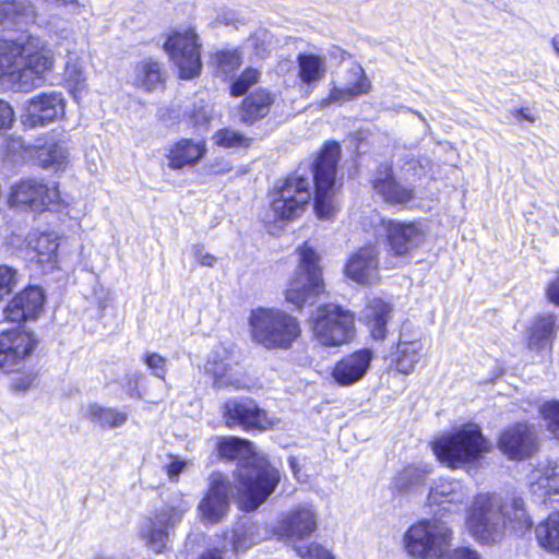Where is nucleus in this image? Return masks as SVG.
Returning <instances> with one entry per match:
<instances>
[{
    "instance_id": "obj_1",
    "label": "nucleus",
    "mask_w": 559,
    "mask_h": 559,
    "mask_svg": "<svg viewBox=\"0 0 559 559\" xmlns=\"http://www.w3.org/2000/svg\"><path fill=\"white\" fill-rule=\"evenodd\" d=\"M340 153L338 143L329 142L312 164L311 178L299 169L285 179L283 186L272 195L271 210L274 219L290 221L298 217L310 202L312 182L317 216L320 219H332L337 214L334 185Z\"/></svg>"
},
{
    "instance_id": "obj_2",
    "label": "nucleus",
    "mask_w": 559,
    "mask_h": 559,
    "mask_svg": "<svg viewBox=\"0 0 559 559\" xmlns=\"http://www.w3.org/2000/svg\"><path fill=\"white\" fill-rule=\"evenodd\" d=\"M217 451L223 459L238 461L236 488L240 509L255 510L278 485L280 472L257 456L251 442L240 438H221Z\"/></svg>"
},
{
    "instance_id": "obj_3",
    "label": "nucleus",
    "mask_w": 559,
    "mask_h": 559,
    "mask_svg": "<svg viewBox=\"0 0 559 559\" xmlns=\"http://www.w3.org/2000/svg\"><path fill=\"white\" fill-rule=\"evenodd\" d=\"M52 50L46 40L31 34L0 38V70L21 91L37 87L43 74L53 67Z\"/></svg>"
},
{
    "instance_id": "obj_4",
    "label": "nucleus",
    "mask_w": 559,
    "mask_h": 559,
    "mask_svg": "<svg viewBox=\"0 0 559 559\" xmlns=\"http://www.w3.org/2000/svg\"><path fill=\"white\" fill-rule=\"evenodd\" d=\"M507 521L518 531L532 526L523 499L513 498L509 506H503L499 497L479 493L467 509L465 526L476 540L489 544L501 536Z\"/></svg>"
},
{
    "instance_id": "obj_5",
    "label": "nucleus",
    "mask_w": 559,
    "mask_h": 559,
    "mask_svg": "<svg viewBox=\"0 0 559 559\" xmlns=\"http://www.w3.org/2000/svg\"><path fill=\"white\" fill-rule=\"evenodd\" d=\"M491 450L478 425L468 423L453 428L432 442V451L447 467L462 468L478 462Z\"/></svg>"
},
{
    "instance_id": "obj_6",
    "label": "nucleus",
    "mask_w": 559,
    "mask_h": 559,
    "mask_svg": "<svg viewBox=\"0 0 559 559\" xmlns=\"http://www.w3.org/2000/svg\"><path fill=\"white\" fill-rule=\"evenodd\" d=\"M249 324L253 341L267 349H288L301 333L298 320L280 309L252 310Z\"/></svg>"
},
{
    "instance_id": "obj_7",
    "label": "nucleus",
    "mask_w": 559,
    "mask_h": 559,
    "mask_svg": "<svg viewBox=\"0 0 559 559\" xmlns=\"http://www.w3.org/2000/svg\"><path fill=\"white\" fill-rule=\"evenodd\" d=\"M298 265L290 276L285 290V299L295 308L313 304L324 292V281L320 266V255L309 242L297 248Z\"/></svg>"
},
{
    "instance_id": "obj_8",
    "label": "nucleus",
    "mask_w": 559,
    "mask_h": 559,
    "mask_svg": "<svg viewBox=\"0 0 559 559\" xmlns=\"http://www.w3.org/2000/svg\"><path fill=\"white\" fill-rule=\"evenodd\" d=\"M452 530L439 519L423 520L413 524L404 535L405 550L414 559L439 558L451 545Z\"/></svg>"
},
{
    "instance_id": "obj_9",
    "label": "nucleus",
    "mask_w": 559,
    "mask_h": 559,
    "mask_svg": "<svg viewBox=\"0 0 559 559\" xmlns=\"http://www.w3.org/2000/svg\"><path fill=\"white\" fill-rule=\"evenodd\" d=\"M190 509L189 502L181 492L173 493L165 503L155 509L141 528V535L155 552H162L169 540L170 534L181 522L185 513Z\"/></svg>"
},
{
    "instance_id": "obj_10",
    "label": "nucleus",
    "mask_w": 559,
    "mask_h": 559,
    "mask_svg": "<svg viewBox=\"0 0 559 559\" xmlns=\"http://www.w3.org/2000/svg\"><path fill=\"white\" fill-rule=\"evenodd\" d=\"M353 312L334 304L320 306L312 323L314 340L325 347L349 343L355 336Z\"/></svg>"
},
{
    "instance_id": "obj_11",
    "label": "nucleus",
    "mask_w": 559,
    "mask_h": 559,
    "mask_svg": "<svg viewBox=\"0 0 559 559\" xmlns=\"http://www.w3.org/2000/svg\"><path fill=\"white\" fill-rule=\"evenodd\" d=\"M164 48L177 67L181 79L198 76L202 69L200 44L192 28L176 31L168 36Z\"/></svg>"
},
{
    "instance_id": "obj_12",
    "label": "nucleus",
    "mask_w": 559,
    "mask_h": 559,
    "mask_svg": "<svg viewBox=\"0 0 559 559\" xmlns=\"http://www.w3.org/2000/svg\"><path fill=\"white\" fill-rule=\"evenodd\" d=\"M9 203L12 206L43 212L60 203V192L56 185L48 186L41 179L26 178L11 187Z\"/></svg>"
},
{
    "instance_id": "obj_13",
    "label": "nucleus",
    "mask_w": 559,
    "mask_h": 559,
    "mask_svg": "<svg viewBox=\"0 0 559 559\" xmlns=\"http://www.w3.org/2000/svg\"><path fill=\"white\" fill-rule=\"evenodd\" d=\"M223 417L229 428H241L246 431H263L274 426L275 420L266 411L249 397H234L225 402Z\"/></svg>"
},
{
    "instance_id": "obj_14",
    "label": "nucleus",
    "mask_w": 559,
    "mask_h": 559,
    "mask_svg": "<svg viewBox=\"0 0 559 559\" xmlns=\"http://www.w3.org/2000/svg\"><path fill=\"white\" fill-rule=\"evenodd\" d=\"M233 486L227 476L214 472L209 478V488L198 506L202 522L219 523L229 511Z\"/></svg>"
},
{
    "instance_id": "obj_15",
    "label": "nucleus",
    "mask_w": 559,
    "mask_h": 559,
    "mask_svg": "<svg viewBox=\"0 0 559 559\" xmlns=\"http://www.w3.org/2000/svg\"><path fill=\"white\" fill-rule=\"evenodd\" d=\"M37 341L34 335L22 328L5 330L0 333V369L4 372L19 370L33 354Z\"/></svg>"
},
{
    "instance_id": "obj_16",
    "label": "nucleus",
    "mask_w": 559,
    "mask_h": 559,
    "mask_svg": "<svg viewBox=\"0 0 559 559\" xmlns=\"http://www.w3.org/2000/svg\"><path fill=\"white\" fill-rule=\"evenodd\" d=\"M205 369L214 377V385L218 389L231 386L236 390L246 388L239 357L231 348L218 345L210 354Z\"/></svg>"
},
{
    "instance_id": "obj_17",
    "label": "nucleus",
    "mask_w": 559,
    "mask_h": 559,
    "mask_svg": "<svg viewBox=\"0 0 559 559\" xmlns=\"http://www.w3.org/2000/svg\"><path fill=\"white\" fill-rule=\"evenodd\" d=\"M376 233L385 234L391 251L405 255L419 247L425 239L423 228L416 223H403L376 216Z\"/></svg>"
},
{
    "instance_id": "obj_18",
    "label": "nucleus",
    "mask_w": 559,
    "mask_h": 559,
    "mask_svg": "<svg viewBox=\"0 0 559 559\" xmlns=\"http://www.w3.org/2000/svg\"><path fill=\"white\" fill-rule=\"evenodd\" d=\"M469 496L471 489L462 480L439 477L432 481L427 499L430 506L441 507L450 514H459L466 507Z\"/></svg>"
},
{
    "instance_id": "obj_19",
    "label": "nucleus",
    "mask_w": 559,
    "mask_h": 559,
    "mask_svg": "<svg viewBox=\"0 0 559 559\" xmlns=\"http://www.w3.org/2000/svg\"><path fill=\"white\" fill-rule=\"evenodd\" d=\"M66 103L61 93H43L28 99L24 105L22 122L27 128L45 126L64 115Z\"/></svg>"
},
{
    "instance_id": "obj_20",
    "label": "nucleus",
    "mask_w": 559,
    "mask_h": 559,
    "mask_svg": "<svg viewBox=\"0 0 559 559\" xmlns=\"http://www.w3.org/2000/svg\"><path fill=\"white\" fill-rule=\"evenodd\" d=\"M370 81L365 74L364 69L358 64H353L341 85H333L329 96L320 100V107H328L331 104L342 105L370 91Z\"/></svg>"
},
{
    "instance_id": "obj_21",
    "label": "nucleus",
    "mask_w": 559,
    "mask_h": 559,
    "mask_svg": "<svg viewBox=\"0 0 559 559\" xmlns=\"http://www.w3.org/2000/svg\"><path fill=\"white\" fill-rule=\"evenodd\" d=\"M373 358V352L369 348L348 354L334 365L332 378L342 386L355 384L366 376Z\"/></svg>"
},
{
    "instance_id": "obj_22",
    "label": "nucleus",
    "mask_w": 559,
    "mask_h": 559,
    "mask_svg": "<svg viewBox=\"0 0 559 559\" xmlns=\"http://www.w3.org/2000/svg\"><path fill=\"white\" fill-rule=\"evenodd\" d=\"M45 296L38 286H28L19 293L5 307L4 319L23 322L37 318L43 311Z\"/></svg>"
},
{
    "instance_id": "obj_23",
    "label": "nucleus",
    "mask_w": 559,
    "mask_h": 559,
    "mask_svg": "<svg viewBox=\"0 0 559 559\" xmlns=\"http://www.w3.org/2000/svg\"><path fill=\"white\" fill-rule=\"evenodd\" d=\"M534 427L516 424L506 429L499 437L498 447L510 459H524L535 450Z\"/></svg>"
},
{
    "instance_id": "obj_24",
    "label": "nucleus",
    "mask_w": 559,
    "mask_h": 559,
    "mask_svg": "<svg viewBox=\"0 0 559 559\" xmlns=\"http://www.w3.org/2000/svg\"><path fill=\"white\" fill-rule=\"evenodd\" d=\"M378 250L374 246H366L353 253L345 265V274L352 281L370 285L378 278Z\"/></svg>"
},
{
    "instance_id": "obj_25",
    "label": "nucleus",
    "mask_w": 559,
    "mask_h": 559,
    "mask_svg": "<svg viewBox=\"0 0 559 559\" xmlns=\"http://www.w3.org/2000/svg\"><path fill=\"white\" fill-rule=\"evenodd\" d=\"M57 7L75 5L76 0H44ZM37 12L29 0H0V23L7 25H23L35 23Z\"/></svg>"
},
{
    "instance_id": "obj_26",
    "label": "nucleus",
    "mask_w": 559,
    "mask_h": 559,
    "mask_svg": "<svg viewBox=\"0 0 559 559\" xmlns=\"http://www.w3.org/2000/svg\"><path fill=\"white\" fill-rule=\"evenodd\" d=\"M317 530V514L312 506L300 504L280 523L278 531L288 538L302 539Z\"/></svg>"
},
{
    "instance_id": "obj_27",
    "label": "nucleus",
    "mask_w": 559,
    "mask_h": 559,
    "mask_svg": "<svg viewBox=\"0 0 559 559\" xmlns=\"http://www.w3.org/2000/svg\"><path fill=\"white\" fill-rule=\"evenodd\" d=\"M373 190L391 204H403L413 197V190L401 186L392 174L389 165L380 166L372 179Z\"/></svg>"
},
{
    "instance_id": "obj_28",
    "label": "nucleus",
    "mask_w": 559,
    "mask_h": 559,
    "mask_svg": "<svg viewBox=\"0 0 559 559\" xmlns=\"http://www.w3.org/2000/svg\"><path fill=\"white\" fill-rule=\"evenodd\" d=\"M205 153L206 146L203 141L181 139L168 150V166L171 169H181L186 166L194 165Z\"/></svg>"
},
{
    "instance_id": "obj_29",
    "label": "nucleus",
    "mask_w": 559,
    "mask_h": 559,
    "mask_svg": "<svg viewBox=\"0 0 559 559\" xmlns=\"http://www.w3.org/2000/svg\"><path fill=\"white\" fill-rule=\"evenodd\" d=\"M391 316L392 307L390 304L380 298H373L368 302L364 311V321L373 340L383 341L386 337V323Z\"/></svg>"
},
{
    "instance_id": "obj_30",
    "label": "nucleus",
    "mask_w": 559,
    "mask_h": 559,
    "mask_svg": "<svg viewBox=\"0 0 559 559\" xmlns=\"http://www.w3.org/2000/svg\"><path fill=\"white\" fill-rule=\"evenodd\" d=\"M129 80L132 85L151 92L163 86L165 73L158 61L146 58L134 66Z\"/></svg>"
},
{
    "instance_id": "obj_31",
    "label": "nucleus",
    "mask_w": 559,
    "mask_h": 559,
    "mask_svg": "<svg viewBox=\"0 0 559 559\" xmlns=\"http://www.w3.org/2000/svg\"><path fill=\"white\" fill-rule=\"evenodd\" d=\"M274 103V96L266 90H257L249 94L241 104L240 119L246 124H253L267 116L271 106Z\"/></svg>"
},
{
    "instance_id": "obj_32",
    "label": "nucleus",
    "mask_w": 559,
    "mask_h": 559,
    "mask_svg": "<svg viewBox=\"0 0 559 559\" xmlns=\"http://www.w3.org/2000/svg\"><path fill=\"white\" fill-rule=\"evenodd\" d=\"M297 69L300 82L312 88L325 75V58L312 52H300L297 56Z\"/></svg>"
},
{
    "instance_id": "obj_33",
    "label": "nucleus",
    "mask_w": 559,
    "mask_h": 559,
    "mask_svg": "<svg viewBox=\"0 0 559 559\" xmlns=\"http://www.w3.org/2000/svg\"><path fill=\"white\" fill-rule=\"evenodd\" d=\"M531 491L544 502L551 495H559V465L547 464L545 467L534 471L531 476Z\"/></svg>"
},
{
    "instance_id": "obj_34",
    "label": "nucleus",
    "mask_w": 559,
    "mask_h": 559,
    "mask_svg": "<svg viewBox=\"0 0 559 559\" xmlns=\"http://www.w3.org/2000/svg\"><path fill=\"white\" fill-rule=\"evenodd\" d=\"M421 349L423 345L419 341H408L401 333L394 358L392 359L395 369L404 374L413 372L416 364L419 361Z\"/></svg>"
},
{
    "instance_id": "obj_35",
    "label": "nucleus",
    "mask_w": 559,
    "mask_h": 559,
    "mask_svg": "<svg viewBox=\"0 0 559 559\" xmlns=\"http://www.w3.org/2000/svg\"><path fill=\"white\" fill-rule=\"evenodd\" d=\"M86 417L94 424L103 429H115L122 427L129 414L126 409H117L114 407H106L99 404H92L88 406Z\"/></svg>"
},
{
    "instance_id": "obj_36",
    "label": "nucleus",
    "mask_w": 559,
    "mask_h": 559,
    "mask_svg": "<svg viewBox=\"0 0 559 559\" xmlns=\"http://www.w3.org/2000/svg\"><path fill=\"white\" fill-rule=\"evenodd\" d=\"M556 317L546 314L537 317L531 328L528 346L536 350L548 349L554 340Z\"/></svg>"
},
{
    "instance_id": "obj_37",
    "label": "nucleus",
    "mask_w": 559,
    "mask_h": 559,
    "mask_svg": "<svg viewBox=\"0 0 559 559\" xmlns=\"http://www.w3.org/2000/svg\"><path fill=\"white\" fill-rule=\"evenodd\" d=\"M538 545L549 554L559 556V511L552 512L535 530Z\"/></svg>"
},
{
    "instance_id": "obj_38",
    "label": "nucleus",
    "mask_w": 559,
    "mask_h": 559,
    "mask_svg": "<svg viewBox=\"0 0 559 559\" xmlns=\"http://www.w3.org/2000/svg\"><path fill=\"white\" fill-rule=\"evenodd\" d=\"M28 246L37 253L39 263H53L59 247L58 237L53 233L33 234L28 238Z\"/></svg>"
},
{
    "instance_id": "obj_39",
    "label": "nucleus",
    "mask_w": 559,
    "mask_h": 559,
    "mask_svg": "<svg viewBox=\"0 0 559 559\" xmlns=\"http://www.w3.org/2000/svg\"><path fill=\"white\" fill-rule=\"evenodd\" d=\"M63 79L67 87L75 98H78L80 94L85 90L86 75L82 62L78 56L68 57L64 67Z\"/></svg>"
},
{
    "instance_id": "obj_40",
    "label": "nucleus",
    "mask_w": 559,
    "mask_h": 559,
    "mask_svg": "<svg viewBox=\"0 0 559 559\" xmlns=\"http://www.w3.org/2000/svg\"><path fill=\"white\" fill-rule=\"evenodd\" d=\"M431 472L428 465L406 466L393 479V487L401 492L412 490L424 484Z\"/></svg>"
},
{
    "instance_id": "obj_41",
    "label": "nucleus",
    "mask_w": 559,
    "mask_h": 559,
    "mask_svg": "<svg viewBox=\"0 0 559 559\" xmlns=\"http://www.w3.org/2000/svg\"><path fill=\"white\" fill-rule=\"evenodd\" d=\"M68 152L61 142H47L37 152V159L44 168L61 169L67 163Z\"/></svg>"
},
{
    "instance_id": "obj_42",
    "label": "nucleus",
    "mask_w": 559,
    "mask_h": 559,
    "mask_svg": "<svg viewBox=\"0 0 559 559\" xmlns=\"http://www.w3.org/2000/svg\"><path fill=\"white\" fill-rule=\"evenodd\" d=\"M213 142L215 145L224 148L247 147L250 144V139L246 138L239 131L223 128L214 133Z\"/></svg>"
},
{
    "instance_id": "obj_43",
    "label": "nucleus",
    "mask_w": 559,
    "mask_h": 559,
    "mask_svg": "<svg viewBox=\"0 0 559 559\" xmlns=\"http://www.w3.org/2000/svg\"><path fill=\"white\" fill-rule=\"evenodd\" d=\"M260 72L253 68H247L241 75L231 84L230 94L233 96H241L246 94L250 86L258 83Z\"/></svg>"
},
{
    "instance_id": "obj_44",
    "label": "nucleus",
    "mask_w": 559,
    "mask_h": 559,
    "mask_svg": "<svg viewBox=\"0 0 559 559\" xmlns=\"http://www.w3.org/2000/svg\"><path fill=\"white\" fill-rule=\"evenodd\" d=\"M216 62L221 71L228 74L240 66L241 56L237 49L223 50L217 52Z\"/></svg>"
},
{
    "instance_id": "obj_45",
    "label": "nucleus",
    "mask_w": 559,
    "mask_h": 559,
    "mask_svg": "<svg viewBox=\"0 0 559 559\" xmlns=\"http://www.w3.org/2000/svg\"><path fill=\"white\" fill-rule=\"evenodd\" d=\"M540 414L548 421L550 430L559 438V402H546L540 407Z\"/></svg>"
},
{
    "instance_id": "obj_46",
    "label": "nucleus",
    "mask_w": 559,
    "mask_h": 559,
    "mask_svg": "<svg viewBox=\"0 0 559 559\" xmlns=\"http://www.w3.org/2000/svg\"><path fill=\"white\" fill-rule=\"evenodd\" d=\"M17 284V273L14 269L0 265V300L9 295Z\"/></svg>"
},
{
    "instance_id": "obj_47",
    "label": "nucleus",
    "mask_w": 559,
    "mask_h": 559,
    "mask_svg": "<svg viewBox=\"0 0 559 559\" xmlns=\"http://www.w3.org/2000/svg\"><path fill=\"white\" fill-rule=\"evenodd\" d=\"M143 361L154 377L165 380L167 364L163 356L156 353H147L144 355Z\"/></svg>"
},
{
    "instance_id": "obj_48",
    "label": "nucleus",
    "mask_w": 559,
    "mask_h": 559,
    "mask_svg": "<svg viewBox=\"0 0 559 559\" xmlns=\"http://www.w3.org/2000/svg\"><path fill=\"white\" fill-rule=\"evenodd\" d=\"M298 552L302 559H334L328 549L317 543H311L307 547H300Z\"/></svg>"
},
{
    "instance_id": "obj_49",
    "label": "nucleus",
    "mask_w": 559,
    "mask_h": 559,
    "mask_svg": "<svg viewBox=\"0 0 559 559\" xmlns=\"http://www.w3.org/2000/svg\"><path fill=\"white\" fill-rule=\"evenodd\" d=\"M439 559H483V556L474 548L460 546L447 552H442Z\"/></svg>"
},
{
    "instance_id": "obj_50",
    "label": "nucleus",
    "mask_w": 559,
    "mask_h": 559,
    "mask_svg": "<svg viewBox=\"0 0 559 559\" xmlns=\"http://www.w3.org/2000/svg\"><path fill=\"white\" fill-rule=\"evenodd\" d=\"M267 33L264 31L258 32L247 40V47L252 48L259 58H264L266 49Z\"/></svg>"
},
{
    "instance_id": "obj_51",
    "label": "nucleus",
    "mask_w": 559,
    "mask_h": 559,
    "mask_svg": "<svg viewBox=\"0 0 559 559\" xmlns=\"http://www.w3.org/2000/svg\"><path fill=\"white\" fill-rule=\"evenodd\" d=\"M35 380L36 373L32 370L19 373L12 380V389L17 392H25L33 386Z\"/></svg>"
},
{
    "instance_id": "obj_52",
    "label": "nucleus",
    "mask_w": 559,
    "mask_h": 559,
    "mask_svg": "<svg viewBox=\"0 0 559 559\" xmlns=\"http://www.w3.org/2000/svg\"><path fill=\"white\" fill-rule=\"evenodd\" d=\"M231 547L234 551L246 550L252 545V542L247 540V531L237 528L231 533Z\"/></svg>"
},
{
    "instance_id": "obj_53",
    "label": "nucleus",
    "mask_w": 559,
    "mask_h": 559,
    "mask_svg": "<svg viewBox=\"0 0 559 559\" xmlns=\"http://www.w3.org/2000/svg\"><path fill=\"white\" fill-rule=\"evenodd\" d=\"M13 109L4 100L0 99V130L7 129L13 121Z\"/></svg>"
},
{
    "instance_id": "obj_54",
    "label": "nucleus",
    "mask_w": 559,
    "mask_h": 559,
    "mask_svg": "<svg viewBox=\"0 0 559 559\" xmlns=\"http://www.w3.org/2000/svg\"><path fill=\"white\" fill-rule=\"evenodd\" d=\"M185 467H186L185 461L174 460L165 466V469H166L168 478L171 481H177L179 475L181 474V472L183 471Z\"/></svg>"
},
{
    "instance_id": "obj_55",
    "label": "nucleus",
    "mask_w": 559,
    "mask_h": 559,
    "mask_svg": "<svg viewBox=\"0 0 559 559\" xmlns=\"http://www.w3.org/2000/svg\"><path fill=\"white\" fill-rule=\"evenodd\" d=\"M193 254L198 262L204 266H213L216 258L209 252H204L201 246L193 247Z\"/></svg>"
},
{
    "instance_id": "obj_56",
    "label": "nucleus",
    "mask_w": 559,
    "mask_h": 559,
    "mask_svg": "<svg viewBox=\"0 0 559 559\" xmlns=\"http://www.w3.org/2000/svg\"><path fill=\"white\" fill-rule=\"evenodd\" d=\"M547 297L550 302L559 306V273L558 276L548 284Z\"/></svg>"
},
{
    "instance_id": "obj_57",
    "label": "nucleus",
    "mask_w": 559,
    "mask_h": 559,
    "mask_svg": "<svg viewBox=\"0 0 559 559\" xmlns=\"http://www.w3.org/2000/svg\"><path fill=\"white\" fill-rule=\"evenodd\" d=\"M511 112L514 116V118L519 121L528 120V121L533 122L535 120V118L530 112H527L525 109L515 108Z\"/></svg>"
},
{
    "instance_id": "obj_58",
    "label": "nucleus",
    "mask_w": 559,
    "mask_h": 559,
    "mask_svg": "<svg viewBox=\"0 0 559 559\" xmlns=\"http://www.w3.org/2000/svg\"><path fill=\"white\" fill-rule=\"evenodd\" d=\"M288 463H289V467L294 474V476L300 480V481H306V479L302 478V475L300 474V466L298 464V461L296 457H289L288 459Z\"/></svg>"
},
{
    "instance_id": "obj_59",
    "label": "nucleus",
    "mask_w": 559,
    "mask_h": 559,
    "mask_svg": "<svg viewBox=\"0 0 559 559\" xmlns=\"http://www.w3.org/2000/svg\"><path fill=\"white\" fill-rule=\"evenodd\" d=\"M198 559H223L222 550L219 549H209L203 555H201Z\"/></svg>"
},
{
    "instance_id": "obj_60",
    "label": "nucleus",
    "mask_w": 559,
    "mask_h": 559,
    "mask_svg": "<svg viewBox=\"0 0 559 559\" xmlns=\"http://www.w3.org/2000/svg\"><path fill=\"white\" fill-rule=\"evenodd\" d=\"M551 46H552L554 50L556 51V53L559 56V35L558 34L551 38Z\"/></svg>"
},
{
    "instance_id": "obj_61",
    "label": "nucleus",
    "mask_w": 559,
    "mask_h": 559,
    "mask_svg": "<svg viewBox=\"0 0 559 559\" xmlns=\"http://www.w3.org/2000/svg\"><path fill=\"white\" fill-rule=\"evenodd\" d=\"M417 116H418L423 121H425V118L423 117V115H420V114H418V112H417Z\"/></svg>"
},
{
    "instance_id": "obj_62",
    "label": "nucleus",
    "mask_w": 559,
    "mask_h": 559,
    "mask_svg": "<svg viewBox=\"0 0 559 559\" xmlns=\"http://www.w3.org/2000/svg\"><path fill=\"white\" fill-rule=\"evenodd\" d=\"M67 51H70V48H67ZM69 56H76L75 53L69 52Z\"/></svg>"
}]
</instances>
